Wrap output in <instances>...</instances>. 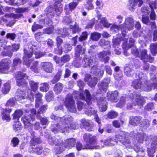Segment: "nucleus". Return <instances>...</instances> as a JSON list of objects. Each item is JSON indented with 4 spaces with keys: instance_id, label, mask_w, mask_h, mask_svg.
<instances>
[{
    "instance_id": "obj_16",
    "label": "nucleus",
    "mask_w": 157,
    "mask_h": 157,
    "mask_svg": "<svg viewBox=\"0 0 157 157\" xmlns=\"http://www.w3.org/2000/svg\"><path fill=\"white\" fill-rule=\"evenodd\" d=\"M118 92L115 91L113 92H109L107 93V99L111 102H116L117 101Z\"/></svg>"
},
{
    "instance_id": "obj_34",
    "label": "nucleus",
    "mask_w": 157,
    "mask_h": 157,
    "mask_svg": "<svg viewBox=\"0 0 157 157\" xmlns=\"http://www.w3.org/2000/svg\"><path fill=\"white\" fill-rule=\"evenodd\" d=\"M89 140V142L86 143V144L89 145L90 146H91L92 147H94V148H93V149H98L99 148V146H93L92 145L93 144H94L96 142V137L95 136H93L91 137V136H90Z\"/></svg>"
},
{
    "instance_id": "obj_54",
    "label": "nucleus",
    "mask_w": 157,
    "mask_h": 157,
    "mask_svg": "<svg viewBox=\"0 0 157 157\" xmlns=\"http://www.w3.org/2000/svg\"><path fill=\"white\" fill-rule=\"evenodd\" d=\"M43 34V33L38 32L35 34V37L36 41L40 42L43 39V37L42 36Z\"/></svg>"
},
{
    "instance_id": "obj_32",
    "label": "nucleus",
    "mask_w": 157,
    "mask_h": 157,
    "mask_svg": "<svg viewBox=\"0 0 157 157\" xmlns=\"http://www.w3.org/2000/svg\"><path fill=\"white\" fill-rule=\"evenodd\" d=\"M60 36H58L57 37L56 40V44L57 47L58 48L59 51L57 52L59 55L62 54L63 52V49L62 48H60L59 47L63 43V40L59 37Z\"/></svg>"
},
{
    "instance_id": "obj_43",
    "label": "nucleus",
    "mask_w": 157,
    "mask_h": 157,
    "mask_svg": "<svg viewBox=\"0 0 157 157\" xmlns=\"http://www.w3.org/2000/svg\"><path fill=\"white\" fill-rule=\"evenodd\" d=\"M33 51L35 55V57L36 59H38L44 56H45L46 54L45 53L41 52L37 49H36L35 50H34Z\"/></svg>"
},
{
    "instance_id": "obj_28",
    "label": "nucleus",
    "mask_w": 157,
    "mask_h": 157,
    "mask_svg": "<svg viewBox=\"0 0 157 157\" xmlns=\"http://www.w3.org/2000/svg\"><path fill=\"white\" fill-rule=\"evenodd\" d=\"M84 111L85 113L88 116H90L96 114L97 111L90 106H88L87 108L84 109Z\"/></svg>"
},
{
    "instance_id": "obj_36",
    "label": "nucleus",
    "mask_w": 157,
    "mask_h": 157,
    "mask_svg": "<svg viewBox=\"0 0 157 157\" xmlns=\"http://www.w3.org/2000/svg\"><path fill=\"white\" fill-rule=\"evenodd\" d=\"M29 84L32 91H35L37 90L38 87V83L35 82L33 80L29 81Z\"/></svg>"
},
{
    "instance_id": "obj_3",
    "label": "nucleus",
    "mask_w": 157,
    "mask_h": 157,
    "mask_svg": "<svg viewBox=\"0 0 157 157\" xmlns=\"http://www.w3.org/2000/svg\"><path fill=\"white\" fill-rule=\"evenodd\" d=\"M50 144H55L58 146L56 147L58 152L63 151L65 147L70 148L74 147L76 144V140L75 138H71L67 139L65 141V143L63 142L62 138L59 137L56 138L53 137L49 140Z\"/></svg>"
},
{
    "instance_id": "obj_7",
    "label": "nucleus",
    "mask_w": 157,
    "mask_h": 157,
    "mask_svg": "<svg viewBox=\"0 0 157 157\" xmlns=\"http://www.w3.org/2000/svg\"><path fill=\"white\" fill-rule=\"evenodd\" d=\"M117 140L119 141L127 148H131L132 146L128 138L125 136L123 132H121V133L117 135L116 137Z\"/></svg>"
},
{
    "instance_id": "obj_35",
    "label": "nucleus",
    "mask_w": 157,
    "mask_h": 157,
    "mask_svg": "<svg viewBox=\"0 0 157 157\" xmlns=\"http://www.w3.org/2000/svg\"><path fill=\"white\" fill-rule=\"evenodd\" d=\"M150 49L152 55L155 56L157 53V42L151 44L150 45Z\"/></svg>"
},
{
    "instance_id": "obj_15",
    "label": "nucleus",
    "mask_w": 157,
    "mask_h": 157,
    "mask_svg": "<svg viewBox=\"0 0 157 157\" xmlns=\"http://www.w3.org/2000/svg\"><path fill=\"white\" fill-rule=\"evenodd\" d=\"M81 122L86 130L92 131L94 126L92 122L89 120H86L85 119H82Z\"/></svg>"
},
{
    "instance_id": "obj_8",
    "label": "nucleus",
    "mask_w": 157,
    "mask_h": 157,
    "mask_svg": "<svg viewBox=\"0 0 157 157\" xmlns=\"http://www.w3.org/2000/svg\"><path fill=\"white\" fill-rule=\"evenodd\" d=\"M133 98L132 101L134 105H143L145 102V100L144 98L140 96V94L136 93L134 92L132 94Z\"/></svg>"
},
{
    "instance_id": "obj_49",
    "label": "nucleus",
    "mask_w": 157,
    "mask_h": 157,
    "mask_svg": "<svg viewBox=\"0 0 157 157\" xmlns=\"http://www.w3.org/2000/svg\"><path fill=\"white\" fill-rule=\"evenodd\" d=\"M121 40L120 38H117L113 40V46L115 48H118L120 44Z\"/></svg>"
},
{
    "instance_id": "obj_42",
    "label": "nucleus",
    "mask_w": 157,
    "mask_h": 157,
    "mask_svg": "<svg viewBox=\"0 0 157 157\" xmlns=\"http://www.w3.org/2000/svg\"><path fill=\"white\" fill-rule=\"evenodd\" d=\"M136 147H134L135 151L137 153V157H143L145 155L144 151L142 148H136Z\"/></svg>"
},
{
    "instance_id": "obj_14",
    "label": "nucleus",
    "mask_w": 157,
    "mask_h": 157,
    "mask_svg": "<svg viewBox=\"0 0 157 157\" xmlns=\"http://www.w3.org/2000/svg\"><path fill=\"white\" fill-rule=\"evenodd\" d=\"M86 51V49L85 48H82V47L79 45H78L75 48V57L76 60H75L74 63H75L77 60L80 59L79 57L80 53L82 52V54H84Z\"/></svg>"
},
{
    "instance_id": "obj_61",
    "label": "nucleus",
    "mask_w": 157,
    "mask_h": 157,
    "mask_svg": "<svg viewBox=\"0 0 157 157\" xmlns=\"http://www.w3.org/2000/svg\"><path fill=\"white\" fill-rule=\"evenodd\" d=\"M100 45L102 46H104L105 45H107L108 47H110L109 41L108 40H106L103 39H101L99 41Z\"/></svg>"
},
{
    "instance_id": "obj_4",
    "label": "nucleus",
    "mask_w": 157,
    "mask_h": 157,
    "mask_svg": "<svg viewBox=\"0 0 157 157\" xmlns=\"http://www.w3.org/2000/svg\"><path fill=\"white\" fill-rule=\"evenodd\" d=\"M64 103L67 110L70 112L73 113L76 112V107L75 101L71 94H68L66 97Z\"/></svg>"
},
{
    "instance_id": "obj_48",
    "label": "nucleus",
    "mask_w": 157,
    "mask_h": 157,
    "mask_svg": "<svg viewBox=\"0 0 157 157\" xmlns=\"http://www.w3.org/2000/svg\"><path fill=\"white\" fill-rule=\"evenodd\" d=\"M101 34L97 32H94L91 34V38L93 40L97 41L100 38Z\"/></svg>"
},
{
    "instance_id": "obj_38",
    "label": "nucleus",
    "mask_w": 157,
    "mask_h": 157,
    "mask_svg": "<svg viewBox=\"0 0 157 157\" xmlns=\"http://www.w3.org/2000/svg\"><path fill=\"white\" fill-rule=\"evenodd\" d=\"M63 88L62 84L58 83H57L54 86V90L56 94H59L62 91Z\"/></svg>"
},
{
    "instance_id": "obj_20",
    "label": "nucleus",
    "mask_w": 157,
    "mask_h": 157,
    "mask_svg": "<svg viewBox=\"0 0 157 157\" xmlns=\"http://www.w3.org/2000/svg\"><path fill=\"white\" fill-rule=\"evenodd\" d=\"M111 28L112 30L115 31L121 29L122 35L124 37L125 36L126 31L125 30L124 28V24L119 25H114L111 26Z\"/></svg>"
},
{
    "instance_id": "obj_62",
    "label": "nucleus",
    "mask_w": 157,
    "mask_h": 157,
    "mask_svg": "<svg viewBox=\"0 0 157 157\" xmlns=\"http://www.w3.org/2000/svg\"><path fill=\"white\" fill-rule=\"evenodd\" d=\"M81 31V28L79 27L78 25L77 24H75L72 28V32L74 33L79 32Z\"/></svg>"
},
{
    "instance_id": "obj_39",
    "label": "nucleus",
    "mask_w": 157,
    "mask_h": 157,
    "mask_svg": "<svg viewBox=\"0 0 157 157\" xmlns=\"http://www.w3.org/2000/svg\"><path fill=\"white\" fill-rule=\"evenodd\" d=\"M23 114V112L21 110L19 109L16 110L12 115L13 119L18 120Z\"/></svg>"
},
{
    "instance_id": "obj_45",
    "label": "nucleus",
    "mask_w": 157,
    "mask_h": 157,
    "mask_svg": "<svg viewBox=\"0 0 157 157\" xmlns=\"http://www.w3.org/2000/svg\"><path fill=\"white\" fill-rule=\"evenodd\" d=\"M146 135L144 133H138L136 135V138L139 143H143L144 138Z\"/></svg>"
},
{
    "instance_id": "obj_22",
    "label": "nucleus",
    "mask_w": 157,
    "mask_h": 157,
    "mask_svg": "<svg viewBox=\"0 0 157 157\" xmlns=\"http://www.w3.org/2000/svg\"><path fill=\"white\" fill-rule=\"evenodd\" d=\"M77 5V3L74 2H71L68 4L66 5L65 7L66 14H69L70 12L72 11V10L76 7Z\"/></svg>"
},
{
    "instance_id": "obj_63",
    "label": "nucleus",
    "mask_w": 157,
    "mask_h": 157,
    "mask_svg": "<svg viewBox=\"0 0 157 157\" xmlns=\"http://www.w3.org/2000/svg\"><path fill=\"white\" fill-rule=\"evenodd\" d=\"M87 32H85L82 33L81 35L78 38L79 41H82L86 40L87 38Z\"/></svg>"
},
{
    "instance_id": "obj_9",
    "label": "nucleus",
    "mask_w": 157,
    "mask_h": 157,
    "mask_svg": "<svg viewBox=\"0 0 157 157\" xmlns=\"http://www.w3.org/2000/svg\"><path fill=\"white\" fill-rule=\"evenodd\" d=\"M147 50L146 49L142 50L140 53V55L139 57L141 60L145 63V62H149L150 63L153 62L154 60V58L152 57L151 55L147 54Z\"/></svg>"
},
{
    "instance_id": "obj_12",
    "label": "nucleus",
    "mask_w": 157,
    "mask_h": 157,
    "mask_svg": "<svg viewBox=\"0 0 157 157\" xmlns=\"http://www.w3.org/2000/svg\"><path fill=\"white\" fill-rule=\"evenodd\" d=\"M84 95L82 93L80 94V98L82 100H86V101L88 105H90L91 103V98L90 92L87 90H86L84 92Z\"/></svg>"
},
{
    "instance_id": "obj_51",
    "label": "nucleus",
    "mask_w": 157,
    "mask_h": 157,
    "mask_svg": "<svg viewBox=\"0 0 157 157\" xmlns=\"http://www.w3.org/2000/svg\"><path fill=\"white\" fill-rule=\"evenodd\" d=\"M13 128L16 131L19 132L21 128H22V126L20 122H16L13 125Z\"/></svg>"
},
{
    "instance_id": "obj_31",
    "label": "nucleus",
    "mask_w": 157,
    "mask_h": 157,
    "mask_svg": "<svg viewBox=\"0 0 157 157\" xmlns=\"http://www.w3.org/2000/svg\"><path fill=\"white\" fill-rule=\"evenodd\" d=\"M36 107H38L42 103L41 98L42 95L39 92H37L36 94Z\"/></svg>"
},
{
    "instance_id": "obj_26",
    "label": "nucleus",
    "mask_w": 157,
    "mask_h": 157,
    "mask_svg": "<svg viewBox=\"0 0 157 157\" xmlns=\"http://www.w3.org/2000/svg\"><path fill=\"white\" fill-rule=\"evenodd\" d=\"M109 82V79H104L103 82L99 85L100 89L105 91L107 89Z\"/></svg>"
},
{
    "instance_id": "obj_64",
    "label": "nucleus",
    "mask_w": 157,
    "mask_h": 157,
    "mask_svg": "<svg viewBox=\"0 0 157 157\" xmlns=\"http://www.w3.org/2000/svg\"><path fill=\"white\" fill-rule=\"evenodd\" d=\"M55 12L56 13V14L57 15H59L61 13L62 11V7L61 5H59L58 6H56L54 9Z\"/></svg>"
},
{
    "instance_id": "obj_21",
    "label": "nucleus",
    "mask_w": 157,
    "mask_h": 157,
    "mask_svg": "<svg viewBox=\"0 0 157 157\" xmlns=\"http://www.w3.org/2000/svg\"><path fill=\"white\" fill-rule=\"evenodd\" d=\"M151 148H149L147 149V152L149 155L153 157V154L155 151V150L157 148V138L155 139L154 142L151 143Z\"/></svg>"
},
{
    "instance_id": "obj_41",
    "label": "nucleus",
    "mask_w": 157,
    "mask_h": 157,
    "mask_svg": "<svg viewBox=\"0 0 157 157\" xmlns=\"http://www.w3.org/2000/svg\"><path fill=\"white\" fill-rule=\"evenodd\" d=\"M134 40L132 38H130L129 39L128 45L127 46V43H124L122 45V48L125 49H128L134 45Z\"/></svg>"
},
{
    "instance_id": "obj_59",
    "label": "nucleus",
    "mask_w": 157,
    "mask_h": 157,
    "mask_svg": "<svg viewBox=\"0 0 157 157\" xmlns=\"http://www.w3.org/2000/svg\"><path fill=\"white\" fill-rule=\"evenodd\" d=\"M19 140L17 137H13L11 141V144L14 147L17 146L19 144Z\"/></svg>"
},
{
    "instance_id": "obj_27",
    "label": "nucleus",
    "mask_w": 157,
    "mask_h": 157,
    "mask_svg": "<svg viewBox=\"0 0 157 157\" xmlns=\"http://www.w3.org/2000/svg\"><path fill=\"white\" fill-rule=\"evenodd\" d=\"M45 12L48 17H52L55 14L54 9L51 6L48 7L45 10Z\"/></svg>"
},
{
    "instance_id": "obj_56",
    "label": "nucleus",
    "mask_w": 157,
    "mask_h": 157,
    "mask_svg": "<svg viewBox=\"0 0 157 157\" xmlns=\"http://www.w3.org/2000/svg\"><path fill=\"white\" fill-rule=\"evenodd\" d=\"M16 99V98H10L7 101L6 105V106H13L15 105Z\"/></svg>"
},
{
    "instance_id": "obj_10",
    "label": "nucleus",
    "mask_w": 157,
    "mask_h": 157,
    "mask_svg": "<svg viewBox=\"0 0 157 157\" xmlns=\"http://www.w3.org/2000/svg\"><path fill=\"white\" fill-rule=\"evenodd\" d=\"M134 20L131 17H128L125 18V21L124 24V27L126 30L127 29L128 30L133 29L134 27Z\"/></svg>"
},
{
    "instance_id": "obj_2",
    "label": "nucleus",
    "mask_w": 157,
    "mask_h": 157,
    "mask_svg": "<svg viewBox=\"0 0 157 157\" xmlns=\"http://www.w3.org/2000/svg\"><path fill=\"white\" fill-rule=\"evenodd\" d=\"M51 118L58 122L57 124H54L51 127L52 131L55 133L58 132H63L66 131L69 128L70 125L71 128L74 129L75 128V127H73L72 124H71L73 120V118L71 116L66 115L60 117L52 114L51 116Z\"/></svg>"
},
{
    "instance_id": "obj_47",
    "label": "nucleus",
    "mask_w": 157,
    "mask_h": 157,
    "mask_svg": "<svg viewBox=\"0 0 157 157\" xmlns=\"http://www.w3.org/2000/svg\"><path fill=\"white\" fill-rule=\"evenodd\" d=\"M118 115V114L117 112L114 111H111L107 113V116L109 118L113 119L116 118Z\"/></svg>"
},
{
    "instance_id": "obj_53",
    "label": "nucleus",
    "mask_w": 157,
    "mask_h": 157,
    "mask_svg": "<svg viewBox=\"0 0 157 157\" xmlns=\"http://www.w3.org/2000/svg\"><path fill=\"white\" fill-rule=\"evenodd\" d=\"M22 16V15L20 13L17 14H14L10 13L9 14H6L5 15V17H9V18L12 17L14 19H16L20 18Z\"/></svg>"
},
{
    "instance_id": "obj_11",
    "label": "nucleus",
    "mask_w": 157,
    "mask_h": 157,
    "mask_svg": "<svg viewBox=\"0 0 157 157\" xmlns=\"http://www.w3.org/2000/svg\"><path fill=\"white\" fill-rule=\"evenodd\" d=\"M149 6L151 10L150 19L152 20H154L155 18V12L153 11V9L157 8V0H153L151 2L149 3Z\"/></svg>"
},
{
    "instance_id": "obj_44",
    "label": "nucleus",
    "mask_w": 157,
    "mask_h": 157,
    "mask_svg": "<svg viewBox=\"0 0 157 157\" xmlns=\"http://www.w3.org/2000/svg\"><path fill=\"white\" fill-rule=\"evenodd\" d=\"M10 89V86L9 83H6L4 84L2 88V92L5 94H6L9 91Z\"/></svg>"
},
{
    "instance_id": "obj_40",
    "label": "nucleus",
    "mask_w": 157,
    "mask_h": 157,
    "mask_svg": "<svg viewBox=\"0 0 157 157\" xmlns=\"http://www.w3.org/2000/svg\"><path fill=\"white\" fill-rule=\"evenodd\" d=\"M117 141H116L115 140H113L112 138H110L108 139L107 140H105L104 142V145L106 146H112L117 144Z\"/></svg>"
},
{
    "instance_id": "obj_13",
    "label": "nucleus",
    "mask_w": 157,
    "mask_h": 157,
    "mask_svg": "<svg viewBox=\"0 0 157 157\" xmlns=\"http://www.w3.org/2000/svg\"><path fill=\"white\" fill-rule=\"evenodd\" d=\"M110 54V52H109L103 51L98 54V57L101 61L104 62V63H106L108 62L109 59V57L106 56L107 55H109Z\"/></svg>"
},
{
    "instance_id": "obj_6",
    "label": "nucleus",
    "mask_w": 157,
    "mask_h": 157,
    "mask_svg": "<svg viewBox=\"0 0 157 157\" xmlns=\"http://www.w3.org/2000/svg\"><path fill=\"white\" fill-rule=\"evenodd\" d=\"M27 90L25 91L18 90L17 91V95L16 96V99L18 101H20L21 99H25L27 98L29 99L30 100L32 101L34 100L33 94L30 92V94H27L26 93H28V91H30L29 89L27 88Z\"/></svg>"
},
{
    "instance_id": "obj_17",
    "label": "nucleus",
    "mask_w": 157,
    "mask_h": 157,
    "mask_svg": "<svg viewBox=\"0 0 157 157\" xmlns=\"http://www.w3.org/2000/svg\"><path fill=\"white\" fill-rule=\"evenodd\" d=\"M83 63L84 65V67L88 68L90 67L94 63V61L92 58L90 56H85L83 59Z\"/></svg>"
},
{
    "instance_id": "obj_33",
    "label": "nucleus",
    "mask_w": 157,
    "mask_h": 157,
    "mask_svg": "<svg viewBox=\"0 0 157 157\" xmlns=\"http://www.w3.org/2000/svg\"><path fill=\"white\" fill-rule=\"evenodd\" d=\"M56 32L59 35V36H61L63 37H65V35L68 34L67 29L66 28H64L63 29H58L56 30Z\"/></svg>"
},
{
    "instance_id": "obj_37",
    "label": "nucleus",
    "mask_w": 157,
    "mask_h": 157,
    "mask_svg": "<svg viewBox=\"0 0 157 157\" xmlns=\"http://www.w3.org/2000/svg\"><path fill=\"white\" fill-rule=\"evenodd\" d=\"M57 57H55V61L57 63H61L62 62L63 63H66L67 62L69 61L70 59V57L68 55H66L64 56H63V57L61 58V61L59 62L58 60H57Z\"/></svg>"
},
{
    "instance_id": "obj_60",
    "label": "nucleus",
    "mask_w": 157,
    "mask_h": 157,
    "mask_svg": "<svg viewBox=\"0 0 157 157\" xmlns=\"http://www.w3.org/2000/svg\"><path fill=\"white\" fill-rule=\"evenodd\" d=\"M53 97V92L52 91H51L47 94L46 96V99L48 102H49L52 100Z\"/></svg>"
},
{
    "instance_id": "obj_57",
    "label": "nucleus",
    "mask_w": 157,
    "mask_h": 157,
    "mask_svg": "<svg viewBox=\"0 0 157 157\" xmlns=\"http://www.w3.org/2000/svg\"><path fill=\"white\" fill-rule=\"evenodd\" d=\"M93 0H87L86 4V8L88 10L94 9V6L92 3Z\"/></svg>"
},
{
    "instance_id": "obj_46",
    "label": "nucleus",
    "mask_w": 157,
    "mask_h": 157,
    "mask_svg": "<svg viewBox=\"0 0 157 157\" xmlns=\"http://www.w3.org/2000/svg\"><path fill=\"white\" fill-rule=\"evenodd\" d=\"M128 9L133 11V10L135 9V6L137 4L136 0H129V1Z\"/></svg>"
},
{
    "instance_id": "obj_52",
    "label": "nucleus",
    "mask_w": 157,
    "mask_h": 157,
    "mask_svg": "<svg viewBox=\"0 0 157 157\" xmlns=\"http://www.w3.org/2000/svg\"><path fill=\"white\" fill-rule=\"evenodd\" d=\"M98 78L95 77L92 78L90 80L88 83L89 86L91 87L95 86L97 83Z\"/></svg>"
},
{
    "instance_id": "obj_30",
    "label": "nucleus",
    "mask_w": 157,
    "mask_h": 157,
    "mask_svg": "<svg viewBox=\"0 0 157 157\" xmlns=\"http://www.w3.org/2000/svg\"><path fill=\"white\" fill-rule=\"evenodd\" d=\"M76 147L78 151H80L82 149H92L94 148V147H92L87 144L82 146L79 142H78L77 143Z\"/></svg>"
},
{
    "instance_id": "obj_25",
    "label": "nucleus",
    "mask_w": 157,
    "mask_h": 157,
    "mask_svg": "<svg viewBox=\"0 0 157 157\" xmlns=\"http://www.w3.org/2000/svg\"><path fill=\"white\" fill-rule=\"evenodd\" d=\"M19 44H12L11 46L4 47V48L5 51L9 50L12 52H14L17 51L19 49Z\"/></svg>"
},
{
    "instance_id": "obj_58",
    "label": "nucleus",
    "mask_w": 157,
    "mask_h": 157,
    "mask_svg": "<svg viewBox=\"0 0 157 157\" xmlns=\"http://www.w3.org/2000/svg\"><path fill=\"white\" fill-rule=\"evenodd\" d=\"M43 27V26L41 25H40L36 24L34 22L32 26V30L33 32L35 31L37 29H41Z\"/></svg>"
},
{
    "instance_id": "obj_23",
    "label": "nucleus",
    "mask_w": 157,
    "mask_h": 157,
    "mask_svg": "<svg viewBox=\"0 0 157 157\" xmlns=\"http://www.w3.org/2000/svg\"><path fill=\"white\" fill-rule=\"evenodd\" d=\"M42 148L35 145H31L29 149V151L30 153H35L36 154H40L42 152Z\"/></svg>"
},
{
    "instance_id": "obj_19",
    "label": "nucleus",
    "mask_w": 157,
    "mask_h": 157,
    "mask_svg": "<svg viewBox=\"0 0 157 157\" xmlns=\"http://www.w3.org/2000/svg\"><path fill=\"white\" fill-rule=\"evenodd\" d=\"M31 120H32V118L29 115H25L22 117V121L24 123L25 128H27L31 126V124L30 123Z\"/></svg>"
},
{
    "instance_id": "obj_29",
    "label": "nucleus",
    "mask_w": 157,
    "mask_h": 157,
    "mask_svg": "<svg viewBox=\"0 0 157 157\" xmlns=\"http://www.w3.org/2000/svg\"><path fill=\"white\" fill-rule=\"evenodd\" d=\"M141 120V118L140 117H132L129 121V123L133 126L137 125Z\"/></svg>"
},
{
    "instance_id": "obj_50",
    "label": "nucleus",
    "mask_w": 157,
    "mask_h": 157,
    "mask_svg": "<svg viewBox=\"0 0 157 157\" xmlns=\"http://www.w3.org/2000/svg\"><path fill=\"white\" fill-rule=\"evenodd\" d=\"M40 65L44 68L51 69L53 67L52 64L50 62H43L41 63Z\"/></svg>"
},
{
    "instance_id": "obj_1",
    "label": "nucleus",
    "mask_w": 157,
    "mask_h": 157,
    "mask_svg": "<svg viewBox=\"0 0 157 157\" xmlns=\"http://www.w3.org/2000/svg\"><path fill=\"white\" fill-rule=\"evenodd\" d=\"M150 80L148 81L147 77L143 73H141L139 75L140 80H136L132 82V86L135 89H141L143 90L149 91L152 89L157 88V73L154 72L151 74Z\"/></svg>"
},
{
    "instance_id": "obj_24",
    "label": "nucleus",
    "mask_w": 157,
    "mask_h": 157,
    "mask_svg": "<svg viewBox=\"0 0 157 157\" xmlns=\"http://www.w3.org/2000/svg\"><path fill=\"white\" fill-rule=\"evenodd\" d=\"M11 63V61L8 59H3L0 62V67L3 69H7L9 68V65Z\"/></svg>"
},
{
    "instance_id": "obj_18",
    "label": "nucleus",
    "mask_w": 157,
    "mask_h": 157,
    "mask_svg": "<svg viewBox=\"0 0 157 157\" xmlns=\"http://www.w3.org/2000/svg\"><path fill=\"white\" fill-rule=\"evenodd\" d=\"M33 55V53L31 51H26L24 50V55L23 57L24 63L27 66L29 65L31 63V59H28V58H31Z\"/></svg>"
},
{
    "instance_id": "obj_55",
    "label": "nucleus",
    "mask_w": 157,
    "mask_h": 157,
    "mask_svg": "<svg viewBox=\"0 0 157 157\" xmlns=\"http://www.w3.org/2000/svg\"><path fill=\"white\" fill-rule=\"evenodd\" d=\"M40 88L41 91L46 92L48 90L49 85L46 83H44L41 84Z\"/></svg>"
},
{
    "instance_id": "obj_5",
    "label": "nucleus",
    "mask_w": 157,
    "mask_h": 157,
    "mask_svg": "<svg viewBox=\"0 0 157 157\" xmlns=\"http://www.w3.org/2000/svg\"><path fill=\"white\" fill-rule=\"evenodd\" d=\"M17 85L20 86L26 87L28 86V82L25 79H28V76L24 73L18 72L15 75Z\"/></svg>"
}]
</instances>
